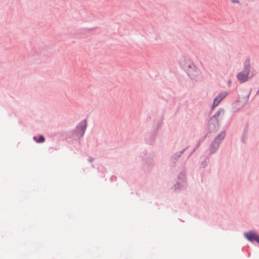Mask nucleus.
Returning a JSON list of instances; mask_svg holds the SVG:
<instances>
[{
    "label": "nucleus",
    "mask_w": 259,
    "mask_h": 259,
    "mask_svg": "<svg viewBox=\"0 0 259 259\" xmlns=\"http://www.w3.org/2000/svg\"><path fill=\"white\" fill-rule=\"evenodd\" d=\"M250 70V61L248 59H246L244 65L243 70L237 75L238 80L241 82L246 81L249 78Z\"/></svg>",
    "instance_id": "nucleus-1"
},
{
    "label": "nucleus",
    "mask_w": 259,
    "mask_h": 259,
    "mask_svg": "<svg viewBox=\"0 0 259 259\" xmlns=\"http://www.w3.org/2000/svg\"><path fill=\"white\" fill-rule=\"evenodd\" d=\"M193 70L195 72H196L197 73H199V71L196 69L195 67L193 68Z\"/></svg>",
    "instance_id": "nucleus-10"
},
{
    "label": "nucleus",
    "mask_w": 259,
    "mask_h": 259,
    "mask_svg": "<svg viewBox=\"0 0 259 259\" xmlns=\"http://www.w3.org/2000/svg\"><path fill=\"white\" fill-rule=\"evenodd\" d=\"M253 75H254V74L252 73V74H251V75L250 76V77H252V76H253Z\"/></svg>",
    "instance_id": "nucleus-12"
},
{
    "label": "nucleus",
    "mask_w": 259,
    "mask_h": 259,
    "mask_svg": "<svg viewBox=\"0 0 259 259\" xmlns=\"http://www.w3.org/2000/svg\"><path fill=\"white\" fill-rule=\"evenodd\" d=\"M256 94L259 95V90L256 92Z\"/></svg>",
    "instance_id": "nucleus-11"
},
{
    "label": "nucleus",
    "mask_w": 259,
    "mask_h": 259,
    "mask_svg": "<svg viewBox=\"0 0 259 259\" xmlns=\"http://www.w3.org/2000/svg\"><path fill=\"white\" fill-rule=\"evenodd\" d=\"M245 236L246 238L250 241H256L258 243H259V236H258L256 233L250 232L248 233L245 234Z\"/></svg>",
    "instance_id": "nucleus-3"
},
{
    "label": "nucleus",
    "mask_w": 259,
    "mask_h": 259,
    "mask_svg": "<svg viewBox=\"0 0 259 259\" xmlns=\"http://www.w3.org/2000/svg\"><path fill=\"white\" fill-rule=\"evenodd\" d=\"M86 126L87 122L85 121H82L79 123L78 128L80 129L81 132L82 133V134L84 133L86 128Z\"/></svg>",
    "instance_id": "nucleus-5"
},
{
    "label": "nucleus",
    "mask_w": 259,
    "mask_h": 259,
    "mask_svg": "<svg viewBox=\"0 0 259 259\" xmlns=\"http://www.w3.org/2000/svg\"><path fill=\"white\" fill-rule=\"evenodd\" d=\"M227 95V93L226 92H224L220 94L214 100L213 107L217 106L220 102L226 97Z\"/></svg>",
    "instance_id": "nucleus-4"
},
{
    "label": "nucleus",
    "mask_w": 259,
    "mask_h": 259,
    "mask_svg": "<svg viewBox=\"0 0 259 259\" xmlns=\"http://www.w3.org/2000/svg\"><path fill=\"white\" fill-rule=\"evenodd\" d=\"M232 3H236L238 4L239 3V0H230Z\"/></svg>",
    "instance_id": "nucleus-9"
},
{
    "label": "nucleus",
    "mask_w": 259,
    "mask_h": 259,
    "mask_svg": "<svg viewBox=\"0 0 259 259\" xmlns=\"http://www.w3.org/2000/svg\"><path fill=\"white\" fill-rule=\"evenodd\" d=\"M45 141V138L43 136H40L39 138V139L37 140V143H41Z\"/></svg>",
    "instance_id": "nucleus-6"
},
{
    "label": "nucleus",
    "mask_w": 259,
    "mask_h": 259,
    "mask_svg": "<svg viewBox=\"0 0 259 259\" xmlns=\"http://www.w3.org/2000/svg\"><path fill=\"white\" fill-rule=\"evenodd\" d=\"M225 133L222 132L215 139L214 141L211 145L210 150L211 153L214 152L215 150L218 149L220 142L225 138Z\"/></svg>",
    "instance_id": "nucleus-2"
},
{
    "label": "nucleus",
    "mask_w": 259,
    "mask_h": 259,
    "mask_svg": "<svg viewBox=\"0 0 259 259\" xmlns=\"http://www.w3.org/2000/svg\"><path fill=\"white\" fill-rule=\"evenodd\" d=\"M188 72L190 76H191L192 77H194V74H193L191 70H188Z\"/></svg>",
    "instance_id": "nucleus-7"
},
{
    "label": "nucleus",
    "mask_w": 259,
    "mask_h": 259,
    "mask_svg": "<svg viewBox=\"0 0 259 259\" xmlns=\"http://www.w3.org/2000/svg\"><path fill=\"white\" fill-rule=\"evenodd\" d=\"M220 114V113L219 112H217L211 118V120H212L213 118H215V119H217V117H218L219 115Z\"/></svg>",
    "instance_id": "nucleus-8"
}]
</instances>
